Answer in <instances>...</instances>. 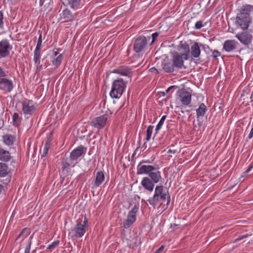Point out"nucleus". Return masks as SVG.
I'll use <instances>...</instances> for the list:
<instances>
[{"instance_id": "1", "label": "nucleus", "mask_w": 253, "mask_h": 253, "mask_svg": "<svg viewBox=\"0 0 253 253\" xmlns=\"http://www.w3.org/2000/svg\"><path fill=\"white\" fill-rule=\"evenodd\" d=\"M253 12V6L246 5L243 6L236 17V23L242 29H247L252 21L250 15Z\"/></svg>"}, {"instance_id": "2", "label": "nucleus", "mask_w": 253, "mask_h": 253, "mask_svg": "<svg viewBox=\"0 0 253 253\" xmlns=\"http://www.w3.org/2000/svg\"><path fill=\"white\" fill-rule=\"evenodd\" d=\"M161 179V172L155 167V170L148 174V177L142 178L141 184L145 190L151 192L154 190L155 184L159 182Z\"/></svg>"}, {"instance_id": "3", "label": "nucleus", "mask_w": 253, "mask_h": 253, "mask_svg": "<svg viewBox=\"0 0 253 253\" xmlns=\"http://www.w3.org/2000/svg\"><path fill=\"white\" fill-rule=\"evenodd\" d=\"M167 199V205H168L170 200V196L164 192V187L161 185L156 186L153 196L150 198L148 201L150 205L154 208L161 201L163 202Z\"/></svg>"}, {"instance_id": "4", "label": "nucleus", "mask_w": 253, "mask_h": 253, "mask_svg": "<svg viewBox=\"0 0 253 253\" xmlns=\"http://www.w3.org/2000/svg\"><path fill=\"white\" fill-rule=\"evenodd\" d=\"M127 84V82L124 81L121 78L115 80L112 84L110 96L113 99L120 98L125 90Z\"/></svg>"}, {"instance_id": "5", "label": "nucleus", "mask_w": 253, "mask_h": 253, "mask_svg": "<svg viewBox=\"0 0 253 253\" xmlns=\"http://www.w3.org/2000/svg\"><path fill=\"white\" fill-rule=\"evenodd\" d=\"M88 227V221L86 217L84 216L83 220H82L79 222H78L74 229L69 231V235L72 238L75 237L81 238L84 235Z\"/></svg>"}, {"instance_id": "6", "label": "nucleus", "mask_w": 253, "mask_h": 253, "mask_svg": "<svg viewBox=\"0 0 253 253\" xmlns=\"http://www.w3.org/2000/svg\"><path fill=\"white\" fill-rule=\"evenodd\" d=\"M173 64L175 67L181 69L184 66V62L188 60L190 55L182 53L181 51H174L172 53Z\"/></svg>"}, {"instance_id": "7", "label": "nucleus", "mask_w": 253, "mask_h": 253, "mask_svg": "<svg viewBox=\"0 0 253 253\" xmlns=\"http://www.w3.org/2000/svg\"><path fill=\"white\" fill-rule=\"evenodd\" d=\"M150 37L146 38L144 36L138 37L134 41L133 49L136 53H140L144 51L147 47V41H150Z\"/></svg>"}, {"instance_id": "8", "label": "nucleus", "mask_w": 253, "mask_h": 253, "mask_svg": "<svg viewBox=\"0 0 253 253\" xmlns=\"http://www.w3.org/2000/svg\"><path fill=\"white\" fill-rule=\"evenodd\" d=\"M138 211V207L135 205L128 212L126 219L123 222V226L124 228H128L136 221Z\"/></svg>"}, {"instance_id": "9", "label": "nucleus", "mask_w": 253, "mask_h": 253, "mask_svg": "<svg viewBox=\"0 0 253 253\" xmlns=\"http://www.w3.org/2000/svg\"><path fill=\"white\" fill-rule=\"evenodd\" d=\"M13 48L12 45L7 39H2L0 41V57H7Z\"/></svg>"}, {"instance_id": "10", "label": "nucleus", "mask_w": 253, "mask_h": 253, "mask_svg": "<svg viewBox=\"0 0 253 253\" xmlns=\"http://www.w3.org/2000/svg\"><path fill=\"white\" fill-rule=\"evenodd\" d=\"M22 109L25 115L32 116L36 109V106L32 100H26L22 103Z\"/></svg>"}, {"instance_id": "11", "label": "nucleus", "mask_w": 253, "mask_h": 253, "mask_svg": "<svg viewBox=\"0 0 253 253\" xmlns=\"http://www.w3.org/2000/svg\"><path fill=\"white\" fill-rule=\"evenodd\" d=\"M108 120V117L106 115L95 118L90 123L91 126L97 128L98 129L103 128Z\"/></svg>"}, {"instance_id": "12", "label": "nucleus", "mask_w": 253, "mask_h": 253, "mask_svg": "<svg viewBox=\"0 0 253 253\" xmlns=\"http://www.w3.org/2000/svg\"><path fill=\"white\" fill-rule=\"evenodd\" d=\"M154 166L143 164V162H140L137 166V174L138 175L149 174L152 170H155Z\"/></svg>"}, {"instance_id": "13", "label": "nucleus", "mask_w": 253, "mask_h": 253, "mask_svg": "<svg viewBox=\"0 0 253 253\" xmlns=\"http://www.w3.org/2000/svg\"><path fill=\"white\" fill-rule=\"evenodd\" d=\"M13 88L12 81L4 77L0 79V90H2L4 93L9 92L12 91Z\"/></svg>"}, {"instance_id": "14", "label": "nucleus", "mask_w": 253, "mask_h": 253, "mask_svg": "<svg viewBox=\"0 0 253 253\" xmlns=\"http://www.w3.org/2000/svg\"><path fill=\"white\" fill-rule=\"evenodd\" d=\"M236 37L244 45L251 43L253 39L252 35L247 31L238 33Z\"/></svg>"}, {"instance_id": "15", "label": "nucleus", "mask_w": 253, "mask_h": 253, "mask_svg": "<svg viewBox=\"0 0 253 253\" xmlns=\"http://www.w3.org/2000/svg\"><path fill=\"white\" fill-rule=\"evenodd\" d=\"M191 94L186 91H180L178 95L180 101L185 106H187L191 103Z\"/></svg>"}, {"instance_id": "16", "label": "nucleus", "mask_w": 253, "mask_h": 253, "mask_svg": "<svg viewBox=\"0 0 253 253\" xmlns=\"http://www.w3.org/2000/svg\"><path fill=\"white\" fill-rule=\"evenodd\" d=\"M84 152V148L83 146H80L72 151L70 155V159L71 161L77 160Z\"/></svg>"}, {"instance_id": "17", "label": "nucleus", "mask_w": 253, "mask_h": 253, "mask_svg": "<svg viewBox=\"0 0 253 253\" xmlns=\"http://www.w3.org/2000/svg\"><path fill=\"white\" fill-rule=\"evenodd\" d=\"M63 55L59 54L58 51L53 50V55L51 58V61L53 66L58 67L61 63Z\"/></svg>"}, {"instance_id": "18", "label": "nucleus", "mask_w": 253, "mask_h": 253, "mask_svg": "<svg viewBox=\"0 0 253 253\" xmlns=\"http://www.w3.org/2000/svg\"><path fill=\"white\" fill-rule=\"evenodd\" d=\"M111 73L118 74L121 76H127L131 73L130 69L126 66H121L118 68L113 69Z\"/></svg>"}, {"instance_id": "19", "label": "nucleus", "mask_w": 253, "mask_h": 253, "mask_svg": "<svg viewBox=\"0 0 253 253\" xmlns=\"http://www.w3.org/2000/svg\"><path fill=\"white\" fill-rule=\"evenodd\" d=\"M237 44L235 40H227L224 43L223 48L227 52L232 51L236 48Z\"/></svg>"}, {"instance_id": "20", "label": "nucleus", "mask_w": 253, "mask_h": 253, "mask_svg": "<svg viewBox=\"0 0 253 253\" xmlns=\"http://www.w3.org/2000/svg\"><path fill=\"white\" fill-rule=\"evenodd\" d=\"M190 54L194 58H198L201 54V50L199 44L197 42H195L190 48Z\"/></svg>"}, {"instance_id": "21", "label": "nucleus", "mask_w": 253, "mask_h": 253, "mask_svg": "<svg viewBox=\"0 0 253 253\" xmlns=\"http://www.w3.org/2000/svg\"><path fill=\"white\" fill-rule=\"evenodd\" d=\"M104 179L105 177L103 172L101 171H97L95 177L93 187L96 188L100 186Z\"/></svg>"}, {"instance_id": "22", "label": "nucleus", "mask_w": 253, "mask_h": 253, "mask_svg": "<svg viewBox=\"0 0 253 253\" xmlns=\"http://www.w3.org/2000/svg\"><path fill=\"white\" fill-rule=\"evenodd\" d=\"M11 159V156L9 151L0 148V161L8 162Z\"/></svg>"}, {"instance_id": "23", "label": "nucleus", "mask_w": 253, "mask_h": 253, "mask_svg": "<svg viewBox=\"0 0 253 253\" xmlns=\"http://www.w3.org/2000/svg\"><path fill=\"white\" fill-rule=\"evenodd\" d=\"M3 143L7 145H12L15 141V137L10 134H6L2 136Z\"/></svg>"}, {"instance_id": "24", "label": "nucleus", "mask_w": 253, "mask_h": 253, "mask_svg": "<svg viewBox=\"0 0 253 253\" xmlns=\"http://www.w3.org/2000/svg\"><path fill=\"white\" fill-rule=\"evenodd\" d=\"M61 19L64 22L71 21L73 19V17L69 10L65 9L63 10L61 13Z\"/></svg>"}, {"instance_id": "25", "label": "nucleus", "mask_w": 253, "mask_h": 253, "mask_svg": "<svg viewBox=\"0 0 253 253\" xmlns=\"http://www.w3.org/2000/svg\"><path fill=\"white\" fill-rule=\"evenodd\" d=\"M10 170L4 163H0V177L6 176L9 172Z\"/></svg>"}, {"instance_id": "26", "label": "nucleus", "mask_w": 253, "mask_h": 253, "mask_svg": "<svg viewBox=\"0 0 253 253\" xmlns=\"http://www.w3.org/2000/svg\"><path fill=\"white\" fill-rule=\"evenodd\" d=\"M41 49H35L34 51V61L37 68L41 67L40 65Z\"/></svg>"}, {"instance_id": "27", "label": "nucleus", "mask_w": 253, "mask_h": 253, "mask_svg": "<svg viewBox=\"0 0 253 253\" xmlns=\"http://www.w3.org/2000/svg\"><path fill=\"white\" fill-rule=\"evenodd\" d=\"M66 2L70 7L74 9H77L80 7L82 0H65Z\"/></svg>"}, {"instance_id": "28", "label": "nucleus", "mask_w": 253, "mask_h": 253, "mask_svg": "<svg viewBox=\"0 0 253 253\" xmlns=\"http://www.w3.org/2000/svg\"><path fill=\"white\" fill-rule=\"evenodd\" d=\"M207 111V106L204 104L201 103L199 108L196 110V114L197 118L203 117Z\"/></svg>"}, {"instance_id": "29", "label": "nucleus", "mask_w": 253, "mask_h": 253, "mask_svg": "<svg viewBox=\"0 0 253 253\" xmlns=\"http://www.w3.org/2000/svg\"><path fill=\"white\" fill-rule=\"evenodd\" d=\"M13 125L18 126L21 124L22 118L17 113H14L12 117Z\"/></svg>"}, {"instance_id": "30", "label": "nucleus", "mask_w": 253, "mask_h": 253, "mask_svg": "<svg viewBox=\"0 0 253 253\" xmlns=\"http://www.w3.org/2000/svg\"><path fill=\"white\" fill-rule=\"evenodd\" d=\"M178 52L181 51L182 53L190 55V48L188 44H181L178 48Z\"/></svg>"}, {"instance_id": "31", "label": "nucleus", "mask_w": 253, "mask_h": 253, "mask_svg": "<svg viewBox=\"0 0 253 253\" xmlns=\"http://www.w3.org/2000/svg\"><path fill=\"white\" fill-rule=\"evenodd\" d=\"M174 65L171 63L167 62L163 65V69L168 73H171L174 71Z\"/></svg>"}, {"instance_id": "32", "label": "nucleus", "mask_w": 253, "mask_h": 253, "mask_svg": "<svg viewBox=\"0 0 253 253\" xmlns=\"http://www.w3.org/2000/svg\"><path fill=\"white\" fill-rule=\"evenodd\" d=\"M154 126H149L147 129L146 141H149L151 137L152 134L153 132Z\"/></svg>"}, {"instance_id": "33", "label": "nucleus", "mask_w": 253, "mask_h": 253, "mask_svg": "<svg viewBox=\"0 0 253 253\" xmlns=\"http://www.w3.org/2000/svg\"><path fill=\"white\" fill-rule=\"evenodd\" d=\"M167 118V116L164 115L161 118V120H160L159 122L157 124L156 127V133L161 128L162 126L163 125L164 122Z\"/></svg>"}, {"instance_id": "34", "label": "nucleus", "mask_w": 253, "mask_h": 253, "mask_svg": "<svg viewBox=\"0 0 253 253\" xmlns=\"http://www.w3.org/2000/svg\"><path fill=\"white\" fill-rule=\"evenodd\" d=\"M49 147H50V144H49V142H46L45 143V144L43 147L42 153V157H44L47 155Z\"/></svg>"}, {"instance_id": "35", "label": "nucleus", "mask_w": 253, "mask_h": 253, "mask_svg": "<svg viewBox=\"0 0 253 253\" xmlns=\"http://www.w3.org/2000/svg\"><path fill=\"white\" fill-rule=\"evenodd\" d=\"M33 238V236H30L28 240V244L27 245L24 253H30L31 250V247L32 245V239Z\"/></svg>"}, {"instance_id": "36", "label": "nucleus", "mask_w": 253, "mask_h": 253, "mask_svg": "<svg viewBox=\"0 0 253 253\" xmlns=\"http://www.w3.org/2000/svg\"><path fill=\"white\" fill-rule=\"evenodd\" d=\"M29 233L30 232L29 230L24 229L23 230L21 234H19L18 238H21L22 239H24L29 235Z\"/></svg>"}, {"instance_id": "37", "label": "nucleus", "mask_w": 253, "mask_h": 253, "mask_svg": "<svg viewBox=\"0 0 253 253\" xmlns=\"http://www.w3.org/2000/svg\"><path fill=\"white\" fill-rule=\"evenodd\" d=\"M42 33H41L39 36L37 45H36L35 49H41V47H42Z\"/></svg>"}, {"instance_id": "38", "label": "nucleus", "mask_w": 253, "mask_h": 253, "mask_svg": "<svg viewBox=\"0 0 253 253\" xmlns=\"http://www.w3.org/2000/svg\"><path fill=\"white\" fill-rule=\"evenodd\" d=\"M59 242L58 241H54L51 244L48 245L47 247V250H53L54 249L58 244Z\"/></svg>"}, {"instance_id": "39", "label": "nucleus", "mask_w": 253, "mask_h": 253, "mask_svg": "<svg viewBox=\"0 0 253 253\" xmlns=\"http://www.w3.org/2000/svg\"><path fill=\"white\" fill-rule=\"evenodd\" d=\"M3 27V14L1 11H0V29Z\"/></svg>"}, {"instance_id": "40", "label": "nucleus", "mask_w": 253, "mask_h": 253, "mask_svg": "<svg viewBox=\"0 0 253 253\" xmlns=\"http://www.w3.org/2000/svg\"><path fill=\"white\" fill-rule=\"evenodd\" d=\"M203 26V21H198L196 23L195 28L196 29H200Z\"/></svg>"}, {"instance_id": "41", "label": "nucleus", "mask_w": 253, "mask_h": 253, "mask_svg": "<svg viewBox=\"0 0 253 253\" xmlns=\"http://www.w3.org/2000/svg\"><path fill=\"white\" fill-rule=\"evenodd\" d=\"M62 166L63 169H66L70 166V164L67 162L66 160L63 161L62 162Z\"/></svg>"}, {"instance_id": "42", "label": "nucleus", "mask_w": 253, "mask_h": 253, "mask_svg": "<svg viewBox=\"0 0 253 253\" xmlns=\"http://www.w3.org/2000/svg\"><path fill=\"white\" fill-rule=\"evenodd\" d=\"M159 36V34L157 32H155L152 35V41L151 42V45L152 44L155 42V40L157 39L158 36Z\"/></svg>"}, {"instance_id": "43", "label": "nucleus", "mask_w": 253, "mask_h": 253, "mask_svg": "<svg viewBox=\"0 0 253 253\" xmlns=\"http://www.w3.org/2000/svg\"><path fill=\"white\" fill-rule=\"evenodd\" d=\"M247 237V235H242L241 236H239V237H238L237 238H236L235 240V242H237L239 241H240L245 238H246Z\"/></svg>"}, {"instance_id": "44", "label": "nucleus", "mask_w": 253, "mask_h": 253, "mask_svg": "<svg viewBox=\"0 0 253 253\" xmlns=\"http://www.w3.org/2000/svg\"><path fill=\"white\" fill-rule=\"evenodd\" d=\"M253 168V164H251L249 166L248 169L244 172V174H247Z\"/></svg>"}, {"instance_id": "45", "label": "nucleus", "mask_w": 253, "mask_h": 253, "mask_svg": "<svg viewBox=\"0 0 253 253\" xmlns=\"http://www.w3.org/2000/svg\"><path fill=\"white\" fill-rule=\"evenodd\" d=\"M5 76V74L1 67H0V79Z\"/></svg>"}, {"instance_id": "46", "label": "nucleus", "mask_w": 253, "mask_h": 253, "mask_svg": "<svg viewBox=\"0 0 253 253\" xmlns=\"http://www.w3.org/2000/svg\"><path fill=\"white\" fill-rule=\"evenodd\" d=\"M164 248L165 247L164 246H162L160 248L158 249V250L155 253H161L163 251Z\"/></svg>"}, {"instance_id": "47", "label": "nucleus", "mask_w": 253, "mask_h": 253, "mask_svg": "<svg viewBox=\"0 0 253 253\" xmlns=\"http://www.w3.org/2000/svg\"><path fill=\"white\" fill-rule=\"evenodd\" d=\"M253 137V127H252V128L250 131V133L249 134L248 138L251 139Z\"/></svg>"}, {"instance_id": "48", "label": "nucleus", "mask_w": 253, "mask_h": 253, "mask_svg": "<svg viewBox=\"0 0 253 253\" xmlns=\"http://www.w3.org/2000/svg\"><path fill=\"white\" fill-rule=\"evenodd\" d=\"M140 162H143V164H149L150 163V162L148 160L147 161H146V160H142Z\"/></svg>"}, {"instance_id": "49", "label": "nucleus", "mask_w": 253, "mask_h": 253, "mask_svg": "<svg viewBox=\"0 0 253 253\" xmlns=\"http://www.w3.org/2000/svg\"><path fill=\"white\" fill-rule=\"evenodd\" d=\"M149 70H150L151 72H155V71H156V72H157V71L156 69L155 68H154V67L150 68Z\"/></svg>"}, {"instance_id": "50", "label": "nucleus", "mask_w": 253, "mask_h": 253, "mask_svg": "<svg viewBox=\"0 0 253 253\" xmlns=\"http://www.w3.org/2000/svg\"><path fill=\"white\" fill-rule=\"evenodd\" d=\"M216 53H217V55H215L214 56L215 57H216V56H219L220 55V53L218 51H216Z\"/></svg>"}, {"instance_id": "51", "label": "nucleus", "mask_w": 253, "mask_h": 253, "mask_svg": "<svg viewBox=\"0 0 253 253\" xmlns=\"http://www.w3.org/2000/svg\"><path fill=\"white\" fill-rule=\"evenodd\" d=\"M2 188L3 186L0 184V193L1 192Z\"/></svg>"}, {"instance_id": "52", "label": "nucleus", "mask_w": 253, "mask_h": 253, "mask_svg": "<svg viewBox=\"0 0 253 253\" xmlns=\"http://www.w3.org/2000/svg\"><path fill=\"white\" fill-rule=\"evenodd\" d=\"M168 153H174V152H172V151L171 150H169L168 152Z\"/></svg>"}, {"instance_id": "53", "label": "nucleus", "mask_w": 253, "mask_h": 253, "mask_svg": "<svg viewBox=\"0 0 253 253\" xmlns=\"http://www.w3.org/2000/svg\"><path fill=\"white\" fill-rule=\"evenodd\" d=\"M170 88L171 87H169L167 91H168Z\"/></svg>"}, {"instance_id": "54", "label": "nucleus", "mask_w": 253, "mask_h": 253, "mask_svg": "<svg viewBox=\"0 0 253 253\" xmlns=\"http://www.w3.org/2000/svg\"><path fill=\"white\" fill-rule=\"evenodd\" d=\"M253 94H252V96H251V98H252Z\"/></svg>"}]
</instances>
